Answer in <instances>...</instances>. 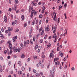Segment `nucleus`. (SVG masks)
Segmentation results:
<instances>
[{"instance_id": "obj_1", "label": "nucleus", "mask_w": 77, "mask_h": 77, "mask_svg": "<svg viewBox=\"0 0 77 77\" xmlns=\"http://www.w3.org/2000/svg\"><path fill=\"white\" fill-rule=\"evenodd\" d=\"M14 52H20V48H16L15 47H14L13 48Z\"/></svg>"}, {"instance_id": "obj_2", "label": "nucleus", "mask_w": 77, "mask_h": 77, "mask_svg": "<svg viewBox=\"0 0 77 77\" xmlns=\"http://www.w3.org/2000/svg\"><path fill=\"white\" fill-rule=\"evenodd\" d=\"M45 30L46 31H47V32L49 31V30H50V26L49 25H47V27H45Z\"/></svg>"}, {"instance_id": "obj_3", "label": "nucleus", "mask_w": 77, "mask_h": 77, "mask_svg": "<svg viewBox=\"0 0 77 77\" xmlns=\"http://www.w3.org/2000/svg\"><path fill=\"white\" fill-rule=\"evenodd\" d=\"M9 47L10 48V49L11 50H12V44L10 43L9 44Z\"/></svg>"}, {"instance_id": "obj_4", "label": "nucleus", "mask_w": 77, "mask_h": 77, "mask_svg": "<svg viewBox=\"0 0 77 77\" xmlns=\"http://www.w3.org/2000/svg\"><path fill=\"white\" fill-rule=\"evenodd\" d=\"M4 20L5 23H6V22H7V17H6V16L5 15L4 16Z\"/></svg>"}, {"instance_id": "obj_5", "label": "nucleus", "mask_w": 77, "mask_h": 77, "mask_svg": "<svg viewBox=\"0 0 77 77\" xmlns=\"http://www.w3.org/2000/svg\"><path fill=\"white\" fill-rule=\"evenodd\" d=\"M56 14H55L54 17V18H53V19L54 21H56V22H57V20L56 19Z\"/></svg>"}, {"instance_id": "obj_6", "label": "nucleus", "mask_w": 77, "mask_h": 77, "mask_svg": "<svg viewBox=\"0 0 77 77\" xmlns=\"http://www.w3.org/2000/svg\"><path fill=\"white\" fill-rule=\"evenodd\" d=\"M12 53V49H10V51L8 52V54H11Z\"/></svg>"}, {"instance_id": "obj_7", "label": "nucleus", "mask_w": 77, "mask_h": 77, "mask_svg": "<svg viewBox=\"0 0 77 77\" xmlns=\"http://www.w3.org/2000/svg\"><path fill=\"white\" fill-rule=\"evenodd\" d=\"M14 11H16L17 10V5L16 4H14Z\"/></svg>"}, {"instance_id": "obj_8", "label": "nucleus", "mask_w": 77, "mask_h": 77, "mask_svg": "<svg viewBox=\"0 0 77 77\" xmlns=\"http://www.w3.org/2000/svg\"><path fill=\"white\" fill-rule=\"evenodd\" d=\"M53 38H57V36H56V34L54 33V34Z\"/></svg>"}, {"instance_id": "obj_9", "label": "nucleus", "mask_w": 77, "mask_h": 77, "mask_svg": "<svg viewBox=\"0 0 77 77\" xmlns=\"http://www.w3.org/2000/svg\"><path fill=\"white\" fill-rule=\"evenodd\" d=\"M65 31H66V32L64 33L63 36H65V35H67V30L66 29H65Z\"/></svg>"}, {"instance_id": "obj_10", "label": "nucleus", "mask_w": 77, "mask_h": 77, "mask_svg": "<svg viewBox=\"0 0 77 77\" xmlns=\"http://www.w3.org/2000/svg\"><path fill=\"white\" fill-rule=\"evenodd\" d=\"M59 60V58H55L54 59V62H56V61Z\"/></svg>"}, {"instance_id": "obj_11", "label": "nucleus", "mask_w": 77, "mask_h": 77, "mask_svg": "<svg viewBox=\"0 0 77 77\" xmlns=\"http://www.w3.org/2000/svg\"><path fill=\"white\" fill-rule=\"evenodd\" d=\"M51 47V44L50 43H49V44L48 45H47V48H50Z\"/></svg>"}, {"instance_id": "obj_12", "label": "nucleus", "mask_w": 77, "mask_h": 77, "mask_svg": "<svg viewBox=\"0 0 77 77\" xmlns=\"http://www.w3.org/2000/svg\"><path fill=\"white\" fill-rule=\"evenodd\" d=\"M31 4L33 6H36L37 5V4H36V3H35L33 2H32Z\"/></svg>"}, {"instance_id": "obj_13", "label": "nucleus", "mask_w": 77, "mask_h": 77, "mask_svg": "<svg viewBox=\"0 0 77 77\" xmlns=\"http://www.w3.org/2000/svg\"><path fill=\"white\" fill-rule=\"evenodd\" d=\"M54 72V71L53 70H51L50 71V73L51 74H53Z\"/></svg>"}, {"instance_id": "obj_14", "label": "nucleus", "mask_w": 77, "mask_h": 77, "mask_svg": "<svg viewBox=\"0 0 77 77\" xmlns=\"http://www.w3.org/2000/svg\"><path fill=\"white\" fill-rule=\"evenodd\" d=\"M24 46L25 47H26V45H27V43L26 42V41H24Z\"/></svg>"}, {"instance_id": "obj_15", "label": "nucleus", "mask_w": 77, "mask_h": 77, "mask_svg": "<svg viewBox=\"0 0 77 77\" xmlns=\"http://www.w3.org/2000/svg\"><path fill=\"white\" fill-rule=\"evenodd\" d=\"M16 40H17V39H15V38H14V37L13 38V42H15L16 41Z\"/></svg>"}, {"instance_id": "obj_16", "label": "nucleus", "mask_w": 77, "mask_h": 77, "mask_svg": "<svg viewBox=\"0 0 77 77\" xmlns=\"http://www.w3.org/2000/svg\"><path fill=\"white\" fill-rule=\"evenodd\" d=\"M22 71H19L18 72V74L20 75V74H22Z\"/></svg>"}, {"instance_id": "obj_17", "label": "nucleus", "mask_w": 77, "mask_h": 77, "mask_svg": "<svg viewBox=\"0 0 77 77\" xmlns=\"http://www.w3.org/2000/svg\"><path fill=\"white\" fill-rule=\"evenodd\" d=\"M8 31H9V32H10V31L11 32L12 31V29H11V28H10V27H9L8 28Z\"/></svg>"}, {"instance_id": "obj_18", "label": "nucleus", "mask_w": 77, "mask_h": 77, "mask_svg": "<svg viewBox=\"0 0 77 77\" xmlns=\"http://www.w3.org/2000/svg\"><path fill=\"white\" fill-rule=\"evenodd\" d=\"M35 75L36 76H37V77H39L40 75V74H38V73H36Z\"/></svg>"}, {"instance_id": "obj_19", "label": "nucleus", "mask_w": 77, "mask_h": 77, "mask_svg": "<svg viewBox=\"0 0 77 77\" xmlns=\"http://www.w3.org/2000/svg\"><path fill=\"white\" fill-rule=\"evenodd\" d=\"M42 27H41L39 29V32H41V31H42Z\"/></svg>"}, {"instance_id": "obj_20", "label": "nucleus", "mask_w": 77, "mask_h": 77, "mask_svg": "<svg viewBox=\"0 0 77 77\" xmlns=\"http://www.w3.org/2000/svg\"><path fill=\"white\" fill-rule=\"evenodd\" d=\"M20 46H21V47H22V48H24V45H23V44L22 43L20 44Z\"/></svg>"}, {"instance_id": "obj_21", "label": "nucleus", "mask_w": 77, "mask_h": 77, "mask_svg": "<svg viewBox=\"0 0 77 77\" xmlns=\"http://www.w3.org/2000/svg\"><path fill=\"white\" fill-rule=\"evenodd\" d=\"M38 45H36V46L35 47V49L36 50L38 48Z\"/></svg>"}, {"instance_id": "obj_22", "label": "nucleus", "mask_w": 77, "mask_h": 77, "mask_svg": "<svg viewBox=\"0 0 77 77\" xmlns=\"http://www.w3.org/2000/svg\"><path fill=\"white\" fill-rule=\"evenodd\" d=\"M21 18L23 20H24V15H22Z\"/></svg>"}, {"instance_id": "obj_23", "label": "nucleus", "mask_w": 77, "mask_h": 77, "mask_svg": "<svg viewBox=\"0 0 77 77\" xmlns=\"http://www.w3.org/2000/svg\"><path fill=\"white\" fill-rule=\"evenodd\" d=\"M35 20H33L32 23V24L33 25V26H34L35 25Z\"/></svg>"}, {"instance_id": "obj_24", "label": "nucleus", "mask_w": 77, "mask_h": 77, "mask_svg": "<svg viewBox=\"0 0 77 77\" xmlns=\"http://www.w3.org/2000/svg\"><path fill=\"white\" fill-rule=\"evenodd\" d=\"M19 66H21V62L20 61H19L18 63Z\"/></svg>"}, {"instance_id": "obj_25", "label": "nucleus", "mask_w": 77, "mask_h": 77, "mask_svg": "<svg viewBox=\"0 0 77 77\" xmlns=\"http://www.w3.org/2000/svg\"><path fill=\"white\" fill-rule=\"evenodd\" d=\"M14 23L15 24H18V22H17V20H15L14 21Z\"/></svg>"}, {"instance_id": "obj_26", "label": "nucleus", "mask_w": 77, "mask_h": 77, "mask_svg": "<svg viewBox=\"0 0 77 77\" xmlns=\"http://www.w3.org/2000/svg\"><path fill=\"white\" fill-rule=\"evenodd\" d=\"M44 30H42V32L41 33V35H43V34H44Z\"/></svg>"}, {"instance_id": "obj_27", "label": "nucleus", "mask_w": 77, "mask_h": 77, "mask_svg": "<svg viewBox=\"0 0 77 77\" xmlns=\"http://www.w3.org/2000/svg\"><path fill=\"white\" fill-rule=\"evenodd\" d=\"M23 74L22 77H25V76H26V74L25 73H23Z\"/></svg>"}, {"instance_id": "obj_28", "label": "nucleus", "mask_w": 77, "mask_h": 77, "mask_svg": "<svg viewBox=\"0 0 77 77\" xmlns=\"http://www.w3.org/2000/svg\"><path fill=\"white\" fill-rule=\"evenodd\" d=\"M21 58H24V54H22V56H21Z\"/></svg>"}, {"instance_id": "obj_29", "label": "nucleus", "mask_w": 77, "mask_h": 77, "mask_svg": "<svg viewBox=\"0 0 77 77\" xmlns=\"http://www.w3.org/2000/svg\"><path fill=\"white\" fill-rule=\"evenodd\" d=\"M33 13H31V14L30 16L31 18H32L33 17Z\"/></svg>"}, {"instance_id": "obj_30", "label": "nucleus", "mask_w": 77, "mask_h": 77, "mask_svg": "<svg viewBox=\"0 0 77 77\" xmlns=\"http://www.w3.org/2000/svg\"><path fill=\"white\" fill-rule=\"evenodd\" d=\"M40 43H42L43 42V40L41 39L40 40Z\"/></svg>"}, {"instance_id": "obj_31", "label": "nucleus", "mask_w": 77, "mask_h": 77, "mask_svg": "<svg viewBox=\"0 0 77 77\" xmlns=\"http://www.w3.org/2000/svg\"><path fill=\"white\" fill-rule=\"evenodd\" d=\"M40 75H42V76L43 75V73L42 72H40Z\"/></svg>"}, {"instance_id": "obj_32", "label": "nucleus", "mask_w": 77, "mask_h": 77, "mask_svg": "<svg viewBox=\"0 0 77 77\" xmlns=\"http://www.w3.org/2000/svg\"><path fill=\"white\" fill-rule=\"evenodd\" d=\"M52 70L54 71H55L56 70V69L55 68V66H54V68H53V70Z\"/></svg>"}, {"instance_id": "obj_33", "label": "nucleus", "mask_w": 77, "mask_h": 77, "mask_svg": "<svg viewBox=\"0 0 77 77\" xmlns=\"http://www.w3.org/2000/svg\"><path fill=\"white\" fill-rule=\"evenodd\" d=\"M39 17L40 18H42V14H40L39 16Z\"/></svg>"}, {"instance_id": "obj_34", "label": "nucleus", "mask_w": 77, "mask_h": 77, "mask_svg": "<svg viewBox=\"0 0 77 77\" xmlns=\"http://www.w3.org/2000/svg\"><path fill=\"white\" fill-rule=\"evenodd\" d=\"M11 62L9 61L8 62V64L9 66H10L11 65Z\"/></svg>"}, {"instance_id": "obj_35", "label": "nucleus", "mask_w": 77, "mask_h": 77, "mask_svg": "<svg viewBox=\"0 0 77 77\" xmlns=\"http://www.w3.org/2000/svg\"><path fill=\"white\" fill-rule=\"evenodd\" d=\"M60 18H58V20H57V22L58 23H60Z\"/></svg>"}, {"instance_id": "obj_36", "label": "nucleus", "mask_w": 77, "mask_h": 77, "mask_svg": "<svg viewBox=\"0 0 77 77\" xmlns=\"http://www.w3.org/2000/svg\"><path fill=\"white\" fill-rule=\"evenodd\" d=\"M26 43L27 44H29V43H30V41L29 40H27L26 42Z\"/></svg>"}, {"instance_id": "obj_37", "label": "nucleus", "mask_w": 77, "mask_h": 77, "mask_svg": "<svg viewBox=\"0 0 77 77\" xmlns=\"http://www.w3.org/2000/svg\"><path fill=\"white\" fill-rule=\"evenodd\" d=\"M53 54H51V53L50 54V55L49 56L50 58H51V57H52V56H53Z\"/></svg>"}, {"instance_id": "obj_38", "label": "nucleus", "mask_w": 77, "mask_h": 77, "mask_svg": "<svg viewBox=\"0 0 77 77\" xmlns=\"http://www.w3.org/2000/svg\"><path fill=\"white\" fill-rule=\"evenodd\" d=\"M62 8V6L60 5L59 8V10H60V8Z\"/></svg>"}, {"instance_id": "obj_39", "label": "nucleus", "mask_w": 77, "mask_h": 77, "mask_svg": "<svg viewBox=\"0 0 77 77\" xmlns=\"http://www.w3.org/2000/svg\"><path fill=\"white\" fill-rule=\"evenodd\" d=\"M37 14V12H36V11H35L34 12V15L35 16V15H36Z\"/></svg>"}, {"instance_id": "obj_40", "label": "nucleus", "mask_w": 77, "mask_h": 77, "mask_svg": "<svg viewBox=\"0 0 77 77\" xmlns=\"http://www.w3.org/2000/svg\"><path fill=\"white\" fill-rule=\"evenodd\" d=\"M30 44H33V41H32V40H30Z\"/></svg>"}, {"instance_id": "obj_41", "label": "nucleus", "mask_w": 77, "mask_h": 77, "mask_svg": "<svg viewBox=\"0 0 77 77\" xmlns=\"http://www.w3.org/2000/svg\"><path fill=\"white\" fill-rule=\"evenodd\" d=\"M55 30H56V29H57V25H55V27L54 28Z\"/></svg>"}, {"instance_id": "obj_42", "label": "nucleus", "mask_w": 77, "mask_h": 77, "mask_svg": "<svg viewBox=\"0 0 77 77\" xmlns=\"http://www.w3.org/2000/svg\"><path fill=\"white\" fill-rule=\"evenodd\" d=\"M9 32V31L8 30H6L5 31V33H8V32Z\"/></svg>"}, {"instance_id": "obj_43", "label": "nucleus", "mask_w": 77, "mask_h": 77, "mask_svg": "<svg viewBox=\"0 0 77 77\" xmlns=\"http://www.w3.org/2000/svg\"><path fill=\"white\" fill-rule=\"evenodd\" d=\"M38 20H37L36 21L35 24H38Z\"/></svg>"}, {"instance_id": "obj_44", "label": "nucleus", "mask_w": 77, "mask_h": 77, "mask_svg": "<svg viewBox=\"0 0 77 77\" xmlns=\"http://www.w3.org/2000/svg\"><path fill=\"white\" fill-rule=\"evenodd\" d=\"M43 10H45V8L44 6H43L42 8Z\"/></svg>"}, {"instance_id": "obj_45", "label": "nucleus", "mask_w": 77, "mask_h": 77, "mask_svg": "<svg viewBox=\"0 0 77 77\" xmlns=\"http://www.w3.org/2000/svg\"><path fill=\"white\" fill-rule=\"evenodd\" d=\"M35 12V10H32V11H31V13L32 14H33V13H34V12Z\"/></svg>"}, {"instance_id": "obj_46", "label": "nucleus", "mask_w": 77, "mask_h": 77, "mask_svg": "<svg viewBox=\"0 0 77 77\" xmlns=\"http://www.w3.org/2000/svg\"><path fill=\"white\" fill-rule=\"evenodd\" d=\"M42 57L43 59L44 58V57H45V55H42Z\"/></svg>"}, {"instance_id": "obj_47", "label": "nucleus", "mask_w": 77, "mask_h": 77, "mask_svg": "<svg viewBox=\"0 0 77 77\" xmlns=\"http://www.w3.org/2000/svg\"><path fill=\"white\" fill-rule=\"evenodd\" d=\"M18 2V0H16L15 1V3L16 4H17Z\"/></svg>"}, {"instance_id": "obj_48", "label": "nucleus", "mask_w": 77, "mask_h": 77, "mask_svg": "<svg viewBox=\"0 0 77 77\" xmlns=\"http://www.w3.org/2000/svg\"><path fill=\"white\" fill-rule=\"evenodd\" d=\"M60 56L61 57H63V53H61L60 54Z\"/></svg>"}, {"instance_id": "obj_49", "label": "nucleus", "mask_w": 77, "mask_h": 77, "mask_svg": "<svg viewBox=\"0 0 77 77\" xmlns=\"http://www.w3.org/2000/svg\"><path fill=\"white\" fill-rule=\"evenodd\" d=\"M11 35V32H10L8 33V35L9 36H10Z\"/></svg>"}, {"instance_id": "obj_50", "label": "nucleus", "mask_w": 77, "mask_h": 77, "mask_svg": "<svg viewBox=\"0 0 77 77\" xmlns=\"http://www.w3.org/2000/svg\"><path fill=\"white\" fill-rule=\"evenodd\" d=\"M33 71L34 73H36V70H35V69L33 70Z\"/></svg>"}, {"instance_id": "obj_51", "label": "nucleus", "mask_w": 77, "mask_h": 77, "mask_svg": "<svg viewBox=\"0 0 77 77\" xmlns=\"http://www.w3.org/2000/svg\"><path fill=\"white\" fill-rule=\"evenodd\" d=\"M22 71H24V69H25L24 67H22Z\"/></svg>"}, {"instance_id": "obj_52", "label": "nucleus", "mask_w": 77, "mask_h": 77, "mask_svg": "<svg viewBox=\"0 0 77 77\" xmlns=\"http://www.w3.org/2000/svg\"><path fill=\"white\" fill-rule=\"evenodd\" d=\"M71 69L72 71H74L75 69L74 68V67H73L71 68Z\"/></svg>"}, {"instance_id": "obj_53", "label": "nucleus", "mask_w": 77, "mask_h": 77, "mask_svg": "<svg viewBox=\"0 0 77 77\" xmlns=\"http://www.w3.org/2000/svg\"><path fill=\"white\" fill-rule=\"evenodd\" d=\"M35 39H36V38H35V37H33V41H34V42L35 41Z\"/></svg>"}, {"instance_id": "obj_54", "label": "nucleus", "mask_w": 77, "mask_h": 77, "mask_svg": "<svg viewBox=\"0 0 77 77\" xmlns=\"http://www.w3.org/2000/svg\"><path fill=\"white\" fill-rule=\"evenodd\" d=\"M56 32V29H55V30H54L53 31V33H55V32Z\"/></svg>"}, {"instance_id": "obj_55", "label": "nucleus", "mask_w": 77, "mask_h": 77, "mask_svg": "<svg viewBox=\"0 0 77 77\" xmlns=\"http://www.w3.org/2000/svg\"><path fill=\"white\" fill-rule=\"evenodd\" d=\"M0 36L1 37H3V35L2 34H0Z\"/></svg>"}, {"instance_id": "obj_56", "label": "nucleus", "mask_w": 77, "mask_h": 77, "mask_svg": "<svg viewBox=\"0 0 77 77\" xmlns=\"http://www.w3.org/2000/svg\"><path fill=\"white\" fill-rule=\"evenodd\" d=\"M66 6H67V4L65 3L64 4V7L65 8H66Z\"/></svg>"}, {"instance_id": "obj_57", "label": "nucleus", "mask_w": 77, "mask_h": 77, "mask_svg": "<svg viewBox=\"0 0 77 77\" xmlns=\"http://www.w3.org/2000/svg\"><path fill=\"white\" fill-rule=\"evenodd\" d=\"M42 63L41 62V61H40L39 62V65L40 66H41V64H42Z\"/></svg>"}, {"instance_id": "obj_58", "label": "nucleus", "mask_w": 77, "mask_h": 77, "mask_svg": "<svg viewBox=\"0 0 77 77\" xmlns=\"http://www.w3.org/2000/svg\"><path fill=\"white\" fill-rule=\"evenodd\" d=\"M12 25L13 26H14L15 25V23L14 22H13L12 23Z\"/></svg>"}, {"instance_id": "obj_59", "label": "nucleus", "mask_w": 77, "mask_h": 77, "mask_svg": "<svg viewBox=\"0 0 77 77\" xmlns=\"http://www.w3.org/2000/svg\"><path fill=\"white\" fill-rule=\"evenodd\" d=\"M64 16L65 17V19H66L67 17H66V13L64 14Z\"/></svg>"}, {"instance_id": "obj_60", "label": "nucleus", "mask_w": 77, "mask_h": 77, "mask_svg": "<svg viewBox=\"0 0 77 77\" xmlns=\"http://www.w3.org/2000/svg\"><path fill=\"white\" fill-rule=\"evenodd\" d=\"M34 59H37V57L36 56H34Z\"/></svg>"}, {"instance_id": "obj_61", "label": "nucleus", "mask_w": 77, "mask_h": 77, "mask_svg": "<svg viewBox=\"0 0 77 77\" xmlns=\"http://www.w3.org/2000/svg\"><path fill=\"white\" fill-rule=\"evenodd\" d=\"M30 60V58H29L28 59V62H29V61Z\"/></svg>"}, {"instance_id": "obj_62", "label": "nucleus", "mask_w": 77, "mask_h": 77, "mask_svg": "<svg viewBox=\"0 0 77 77\" xmlns=\"http://www.w3.org/2000/svg\"><path fill=\"white\" fill-rule=\"evenodd\" d=\"M14 38L15 39H17V36H15Z\"/></svg>"}, {"instance_id": "obj_63", "label": "nucleus", "mask_w": 77, "mask_h": 77, "mask_svg": "<svg viewBox=\"0 0 77 77\" xmlns=\"http://www.w3.org/2000/svg\"><path fill=\"white\" fill-rule=\"evenodd\" d=\"M44 11H45L44 10H42V13L43 14V13H44Z\"/></svg>"}, {"instance_id": "obj_64", "label": "nucleus", "mask_w": 77, "mask_h": 77, "mask_svg": "<svg viewBox=\"0 0 77 77\" xmlns=\"http://www.w3.org/2000/svg\"><path fill=\"white\" fill-rule=\"evenodd\" d=\"M66 58L65 57L64 58V60L65 62L66 61Z\"/></svg>"}]
</instances>
